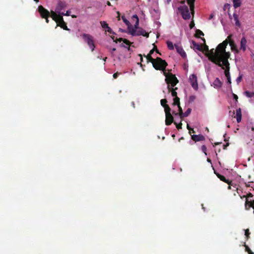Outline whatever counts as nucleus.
I'll use <instances>...</instances> for the list:
<instances>
[{
	"label": "nucleus",
	"instance_id": "obj_44",
	"mask_svg": "<svg viewBox=\"0 0 254 254\" xmlns=\"http://www.w3.org/2000/svg\"><path fill=\"white\" fill-rule=\"evenodd\" d=\"M123 42L128 46H130L131 44V43L128 40L126 39H124Z\"/></svg>",
	"mask_w": 254,
	"mask_h": 254
},
{
	"label": "nucleus",
	"instance_id": "obj_29",
	"mask_svg": "<svg viewBox=\"0 0 254 254\" xmlns=\"http://www.w3.org/2000/svg\"><path fill=\"white\" fill-rule=\"evenodd\" d=\"M173 105L174 106L180 105V98L178 96L174 98Z\"/></svg>",
	"mask_w": 254,
	"mask_h": 254
},
{
	"label": "nucleus",
	"instance_id": "obj_6",
	"mask_svg": "<svg viewBox=\"0 0 254 254\" xmlns=\"http://www.w3.org/2000/svg\"><path fill=\"white\" fill-rule=\"evenodd\" d=\"M179 11L181 13L183 18L185 19H189L190 17L188 7L187 5L180 6L178 7Z\"/></svg>",
	"mask_w": 254,
	"mask_h": 254
},
{
	"label": "nucleus",
	"instance_id": "obj_34",
	"mask_svg": "<svg viewBox=\"0 0 254 254\" xmlns=\"http://www.w3.org/2000/svg\"><path fill=\"white\" fill-rule=\"evenodd\" d=\"M245 247L246 252H248L249 254H254V253L251 250L250 248L246 244L244 245Z\"/></svg>",
	"mask_w": 254,
	"mask_h": 254
},
{
	"label": "nucleus",
	"instance_id": "obj_50",
	"mask_svg": "<svg viewBox=\"0 0 254 254\" xmlns=\"http://www.w3.org/2000/svg\"><path fill=\"white\" fill-rule=\"evenodd\" d=\"M194 23H193V22H191V23H190V29L192 28H193V27L194 26Z\"/></svg>",
	"mask_w": 254,
	"mask_h": 254
},
{
	"label": "nucleus",
	"instance_id": "obj_62",
	"mask_svg": "<svg viewBox=\"0 0 254 254\" xmlns=\"http://www.w3.org/2000/svg\"><path fill=\"white\" fill-rule=\"evenodd\" d=\"M116 50V49L114 48L112 49V52H113L115 51Z\"/></svg>",
	"mask_w": 254,
	"mask_h": 254
},
{
	"label": "nucleus",
	"instance_id": "obj_32",
	"mask_svg": "<svg viewBox=\"0 0 254 254\" xmlns=\"http://www.w3.org/2000/svg\"><path fill=\"white\" fill-rule=\"evenodd\" d=\"M164 108V111H165V115L166 114H171V109L170 108V107L169 106V105H166L165 107Z\"/></svg>",
	"mask_w": 254,
	"mask_h": 254
},
{
	"label": "nucleus",
	"instance_id": "obj_22",
	"mask_svg": "<svg viewBox=\"0 0 254 254\" xmlns=\"http://www.w3.org/2000/svg\"><path fill=\"white\" fill-rule=\"evenodd\" d=\"M122 20L124 22V23L127 25V29L128 31L132 27V25H131L130 23L129 22L128 20H127L125 16H123L122 17Z\"/></svg>",
	"mask_w": 254,
	"mask_h": 254
},
{
	"label": "nucleus",
	"instance_id": "obj_18",
	"mask_svg": "<svg viewBox=\"0 0 254 254\" xmlns=\"http://www.w3.org/2000/svg\"><path fill=\"white\" fill-rule=\"evenodd\" d=\"M237 122L239 123L241 122L242 119V113L241 109L239 108L236 110V116Z\"/></svg>",
	"mask_w": 254,
	"mask_h": 254
},
{
	"label": "nucleus",
	"instance_id": "obj_30",
	"mask_svg": "<svg viewBox=\"0 0 254 254\" xmlns=\"http://www.w3.org/2000/svg\"><path fill=\"white\" fill-rule=\"evenodd\" d=\"M203 33L200 30L197 29L196 30V33L195 34V36L197 38H199L200 36H203Z\"/></svg>",
	"mask_w": 254,
	"mask_h": 254
},
{
	"label": "nucleus",
	"instance_id": "obj_11",
	"mask_svg": "<svg viewBox=\"0 0 254 254\" xmlns=\"http://www.w3.org/2000/svg\"><path fill=\"white\" fill-rule=\"evenodd\" d=\"M175 47L176 49L177 52L181 56V57L183 58H186V53L181 46L177 44H175Z\"/></svg>",
	"mask_w": 254,
	"mask_h": 254
},
{
	"label": "nucleus",
	"instance_id": "obj_5",
	"mask_svg": "<svg viewBox=\"0 0 254 254\" xmlns=\"http://www.w3.org/2000/svg\"><path fill=\"white\" fill-rule=\"evenodd\" d=\"M82 37L84 40L87 43L88 46L90 48L92 52H93L95 48L93 37L88 34L85 33L83 34L82 35Z\"/></svg>",
	"mask_w": 254,
	"mask_h": 254
},
{
	"label": "nucleus",
	"instance_id": "obj_25",
	"mask_svg": "<svg viewBox=\"0 0 254 254\" xmlns=\"http://www.w3.org/2000/svg\"><path fill=\"white\" fill-rule=\"evenodd\" d=\"M191 111V109L190 108H188L185 113H183V114L181 117V119H182L184 117H188L190 114Z\"/></svg>",
	"mask_w": 254,
	"mask_h": 254
},
{
	"label": "nucleus",
	"instance_id": "obj_35",
	"mask_svg": "<svg viewBox=\"0 0 254 254\" xmlns=\"http://www.w3.org/2000/svg\"><path fill=\"white\" fill-rule=\"evenodd\" d=\"M100 24H101V25L102 26V27L104 28V29H106L109 27L108 26V24L106 23V22L104 21H101L100 22Z\"/></svg>",
	"mask_w": 254,
	"mask_h": 254
},
{
	"label": "nucleus",
	"instance_id": "obj_14",
	"mask_svg": "<svg viewBox=\"0 0 254 254\" xmlns=\"http://www.w3.org/2000/svg\"><path fill=\"white\" fill-rule=\"evenodd\" d=\"M57 26H60L65 30H69L66 26V23L64 21L63 17H60V21L57 23Z\"/></svg>",
	"mask_w": 254,
	"mask_h": 254
},
{
	"label": "nucleus",
	"instance_id": "obj_26",
	"mask_svg": "<svg viewBox=\"0 0 254 254\" xmlns=\"http://www.w3.org/2000/svg\"><path fill=\"white\" fill-rule=\"evenodd\" d=\"M233 6L236 8L241 6V0H233Z\"/></svg>",
	"mask_w": 254,
	"mask_h": 254
},
{
	"label": "nucleus",
	"instance_id": "obj_51",
	"mask_svg": "<svg viewBox=\"0 0 254 254\" xmlns=\"http://www.w3.org/2000/svg\"><path fill=\"white\" fill-rule=\"evenodd\" d=\"M187 128L189 130V132L190 134L191 133V130L190 129H191V128L190 127V126L188 124L187 125Z\"/></svg>",
	"mask_w": 254,
	"mask_h": 254
},
{
	"label": "nucleus",
	"instance_id": "obj_63",
	"mask_svg": "<svg viewBox=\"0 0 254 254\" xmlns=\"http://www.w3.org/2000/svg\"><path fill=\"white\" fill-rule=\"evenodd\" d=\"M107 4L109 6L111 5V3L109 1H107Z\"/></svg>",
	"mask_w": 254,
	"mask_h": 254
},
{
	"label": "nucleus",
	"instance_id": "obj_36",
	"mask_svg": "<svg viewBox=\"0 0 254 254\" xmlns=\"http://www.w3.org/2000/svg\"><path fill=\"white\" fill-rule=\"evenodd\" d=\"M160 102L161 106H163L164 108L165 107L166 105H168L167 104V101L166 99H161Z\"/></svg>",
	"mask_w": 254,
	"mask_h": 254
},
{
	"label": "nucleus",
	"instance_id": "obj_9",
	"mask_svg": "<svg viewBox=\"0 0 254 254\" xmlns=\"http://www.w3.org/2000/svg\"><path fill=\"white\" fill-rule=\"evenodd\" d=\"M189 80L192 87L195 90H197L198 89V83L196 75L194 74H191L190 76Z\"/></svg>",
	"mask_w": 254,
	"mask_h": 254
},
{
	"label": "nucleus",
	"instance_id": "obj_53",
	"mask_svg": "<svg viewBox=\"0 0 254 254\" xmlns=\"http://www.w3.org/2000/svg\"><path fill=\"white\" fill-rule=\"evenodd\" d=\"M64 5V3L62 2H60L59 3V6H60L61 7H63Z\"/></svg>",
	"mask_w": 254,
	"mask_h": 254
},
{
	"label": "nucleus",
	"instance_id": "obj_27",
	"mask_svg": "<svg viewBox=\"0 0 254 254\" xmlns=\"http://www.w3.org/2000/svg\"><path fill=\"white\" fill-rule=\"evenodd\" d=\"M144 56L146 58V59L147 60V62H150L152 64L153 63L155 62V59H153L151 57V55H150L148 54L147 56H145V55H144Z\"/></svg>",
	"mask_w": 254,
	"mask_h": 254
},
{
	"label": "nucleus",
	"instance_id": "obj_7",
	"mask_svg": "<svg viewBox=\"0 0 254 254\" xmlns=\"http://www.w3.org/2000/svg\"><path fill=\"white\" fill-rule=\"evenodd\" d=\"M221 64H222V66L224 67V68L225 69L224 74H225V76L227 78V82L229 83V84H231V77H230V72H229L230 64L228 62V64H225L224 63H222Z\"/></svg>",
	"mask_w": 254,
	"mask_h": 254
},
{
	"label": "nucleus",
	"instance_id": "obj_31",
	"mask_svg": "<svg viewBox=\"0 0 254 254\" xmlns=\"http://www.w3.org/2000/svg\"><path fill=\"white\" fill-rule=\"evenodd\" d=\"M167 47H168V48L170 50H172L174 49V46H174L173 44V43L171 41H167Z\"/></svg>",
	"mask_w": 254,
	"mask_h": 254
},
{
	"label": "nucleus",
	"instance_id": "obj_60",
	"mask_svg": "<svg viewBox=\"0 0 254 254\" xmlns=\"http://www.w3.org/2000/svg\"><path fill=\"white\" fill-rule=\"evenodd\" d=\"M46 19V22L48 23H49V19L48 18H44Z\"/></svg>",
	"mask_w": 254,
	"mask_h": 254
},
{
	"label": "nucleus",
	"instance_id": "obj_49",
	"mask_svg": "<svg viewBox=\"0 0 254 254\" xmlns=\"http://www.w3.org/2000/svg\"><path fill=\"white\" fill-rule=\"evenodd\" d=\"M234 98L236 100V101H238V97L237 95L233 94Z\"/></svg>",
	"mask_w": 254,
	"mask_h": 254
},
{
	"label": "nucleus",
	"instance_id": "obj_2",
	"mask_svg": "<svg viewBox=\"0 0 254 254\" xmlns=\"http://www.w3.org/2000/svg\"><path fill=\"white\" fill-rule=\"evenodd\" d=\"M164 75L165 76V82L167 84L168 90H170L171 88L174 87L179 82V80L175 74L172 73H167L164 72Z\"/></svg>",
	"mask_w": 254,
	"mask_h": 254
},
{
	"label": "nucleus",
	"instance_id": "obj_3",
	"mask_svg": "<svg viewBox=\"0 0 254 254\" xmlns=\"http://www.w3.org/2000/svg\"><path fill=\"white\" fill-rule=\"evenodd\" d=\"M152 65L155 69L162 70L164 72H165V71L166 70L168 64L165 60H162L160 58L157 57L155 59V62L153 63Z\"/></svg>",
	"mask_w": 254,
	"mask_h": 254
},
{
	"label": "nucleus",
	"instance_id": "obj_37",
	"mask_svg": "<svg viewBox=\"0 0 254 254\" xmlns=\"http://www.w3.org/2000/svg\"><path fill=\"white\" fill-rule=\"evenodd\" d=\"M178 107V111H179V112H178V114H179V116H180V118L181 119V117L183 113V110H182V107H181L180 105L177 106Z\"/></svg>",
	"mask_w": 254,
	"mask_h": 254
},
{
	"label": "nucleus",
	"instance_id": "obj_28",
	"mask_svg": "<svg viewBox=\"0 0 254 254\" xmlns=\"http://www.w3.org/2000/svg\"><path fill=\"white\" fill-rule=\"evenodd\" d=\"M133 17L135 18L136 19V21L135 22V23L134 24V27H133V28H134L135 29H137L138 28H139V27H138V25H139V19H138V16H137V15H134L133 16Z\"/></svg>",
	"mask_w": 254,
	"mask_h": 254
},
{
	"label": "nucleus",
	"instance_id": "obj_19",
	"mask_svg": "<svg viewBox=\"0 0 254 254\" xmlns=\"http://www.w3.org/2000/svg\"><path fill=\"white\" fill-rule=\"evenodd\" d=\"M195 0H187V3L190 5V9L192 13H194Z\"/></svg>",
	"mask_w": 254,
	"mask_h": 254
},
{
	"label": "nucleus",
	"instance_id": "obj_64",
	"mask_svg": "<svg viewBox=\"0 0 254 254\" xmlns=\"http://www.w3.org/2000/svg\"><path fill=\"white\" fill-rule=\"evenodd\" d=\"M71 16H72V18H76V16L75 15H71Z\"/></svg>",
	"mask_w": 254,
	"mask_h": 254
},
{
	"label": "nucleus",
	"instance_id": "obj_10",
	"mask_svg": "<svg viewBox=\"0 0 254 254\" xmlns=\"http://www.w3.org/2000/svg\"><path fill=\"white\" fill-rule=\"evenodd\" d=\"M228 44H229L231 50L234 52L235 54H238L240 51V49H238L237 45L235 44L234 41L232 39V37L230 40H228Z\"/></svg>",
	"mask_w": 254,
	"mask_h": 254
},
{
	"label": "nucleus",
	"instance_id": "obj_46",
	"mask_svg": "<svg viewBox=\"0 0 254 254\" xmlns=\"http://www.w3.org/2000/svg\"><path fill=\"white\" fill-rule=\"evenodd\" d=\"M242 79V75H240L239 77H237V78L236 79V81L238 84L239 83V82H240L241 81Z\"/></svg>",
	"mask_w": 254,
	"mask_h": 254
},
{
	"label": "nucleus",
	"instance_id": "obj_54",
	"mask_svg": "<svg viewBox=\"0 0 254 254\" xmlns=\"http://www.w3.org/2000/svg\"><path fill=\"white\" fill-rule=\"evenodd\" d=\"M229 145V143H227L226 144L223 145V149H226L227 147Z\"/></svg>",
	"mask_w": 254,
	"mask_h": 254
},
{
	"label": "nucleus",
	"instance_id": "obj_8",
	"mask_svg": "<svg viewBox=\"0 0 254 254\" xmlns=\"http://www.w3.org/2000/svg\"><path fill=\"white\" fill-rule=\"evenodd\" d=\"M38 11L42 18H48L50 15V12L41 5L38 6Z\"/></svg>",
	"mask_w": 254,
	"mask_h": 254
},
{
	"label": "nucleus",
	"instance_id": "obj_56",
	"mask_svg": "<svg viewBox=\"0 0 254 254\" xmlns=\"http://www.w3.org/2000/svg\"><path fill=\"white\" fill-rule=\"evenodd\" d=\"M155 48H156V52L158 53L159 55H161V54L159 52L158 50L157 49L156 46H155Z\"/></svg>",
	"mask_w": 254,
	"mask_h": 254
},
{
	"label": "nucleus",
	"instance_id": "obj_4",
	"mask_svg": "<svg viewBox=\"0 0 254 254\" xmlns=\"http://www.w3.org/2000/svg\"><path fill=\"white\" fill-rule=\"evenodd\" d=\"M128 33L133 36L142 35L147 38L149 37V33L146 32L143 28L141 27L137 29H135L132 27L129 30Z\"/></svg>",
	"mask_w": 254,
	"mask_h": 254
},
{
	"label": "nucleus",
	"instance_id": "obj_61",
	"mask_svg": "<svg viewBox=\"0 0 254 254\" xmlns=\"http://www.w3.org/2000/svg\"><path fill=\"white\" fill-rule=\"evenodd\" d=\"M191 133L192 132V133H195V131L193 130V128H191Z\"/></svg>",
	"mask_w": 254,
	"mask_h": 254
},
{
	"label": "nucleus",
	"instance_id": "obj_23",
	"mask_svg": "<svg viewBox=\"0 0 254 254\" xmlns=\"http://www.w3.org/2000/svg\"><path fill=\"white\" fill-rule=\"evenodd\" d=\"M233 16L234 17V20L235 21V24L236 26L239 27L241 25L240 22L239 20V16L236 13H234L233 15Z\"/></svg>",
	"mask_w": 254,
	"mask_h": 254
},
{
	"label": "nucleus",
	"instance_id": "obj_16",
	"mask_svg": "<svg viewBox=\"0 0 254 254\" xmlns=\"http://www.w3.org/2000/svg\"><path fill=\"white\" fill-rule=\"evenodd\" d=\"M51 17L57 23L60 21V17H63L62 15H58L55 12L53 11H51Z\"/></svg>",
	"mask_w": 254,
	"mask_h": 254
},
{
	"label": "nucleus",
	"instance_id": "obj_12",
	"mask_svg": "<svg viewBox=\"0 0 254 254\" xmlns=\"http://www.w3.org/2000/svg\"><path fill=\"white\" fill-rule=\"evenodd\" d=\"M247 41L245 37H243L240 41V50L245 52L247 49Z\"/></svg>",
	"mask_w": 254,
	"mask_h": 254
},
{
	"label": "nucleus",
	"instance_id": "obj_33",
	"mask_svg": "<svg viewBox=\"0 0 254 254\" xmlns=\"http://www.w3.org/2000/svg\"><path fill=\"white\" fill-rule=\"evenodd\" d=\"M245 94L249 98L254 97V92H250L248 91H246L245 92Z\"/></svg>",
	"mask_w": 254,
	"mask_h": 254
},
{
	"label": "nucleus",
	"instance_id": "obj_43",
	"mask_svg": "<svg viewBox=\"0 0 254 254\" xmlns=\"http://www.w3.org/2000/svg\"><path fill=\"white\" fill-rule=\"evenodd\" d=\"M201 150L205 153V154L206 155V152L207 148H206V147L205 145H203L201 146Z\"/></svg>",
	"mask_w": 254,
	"mask_h": 254
},
{
	"label": "nucleus",
	"instance_id": "obj_55",
	"mask_svg": "<svg viewBox=\"0 0 254 254\" xmlns=\"http://www.w3.org/2000/svg\"><path fill=\"white\" fill-rule=\"evenodd\" d=\"M69 13H70V11H67L65 14L63 13V14L64 15H66V16H69Z\"/></svg>",
	"mask_w": 254,
	"mask_h": 254
},
{
	"label": "nucleus",
	"instance_id": "obj_20",
	"mask_svg": "<svg viewBox=\"0 0 254 254\" xmlns=\"http://www.w3.org/2000/svg\"><path fill=\"white\" fill-rule=\"evenodd\" d=\"M216 176L218 177V178L219 179H220V180L228 184H230V181L229 180H227L226 179V178L223 176V175H221L220 174H219V173H215Z\"/></svg>",
	"mask_w": 254,
	"mask_h": 254
},
{
	"label": "nucleus",
	"instance_id": "obj_48",
	"mask_svg": "<svg viewBox=\"0 0 254 254\" xmlns=\"http://www.w3.org/2000/svg\"><path fill=\"white\" fill-rule=\"evenodd\" d=\"M154 52V48H153L152 50H151L148 54V55H151L153 54V53Z\"/></svg>",
	"mask_w": 254,
	"mask_h": 254
},
{
	"label": "nucleus",
	"instance_id": "obj_57",
	"mask_svg": "<svg viewBox=\"0 0 254 254\" xmlns=\"http://www.w3.org/2000/svg\"><path fill=\"white\" fill-rule=\"evenodd\" d=\"M138 56L139 57H140V61L141 62H143V58H142V56L141 54H139Z\"/></svg>",
	"mask_w": 254,
	"mask_h": 254
},
{
	"label": "nucleus",
	"instance_id": "obj_21",
	"mask_svg": "<svg viewBox=\"0 0 254 254\" xmlns=\"http://www.w3.org/2000/svg\"><path fill=\"white\" fill-rule=\"evenodd\" d=\"M214 87L219 88L222 86V82L218 78H216L213 82Z\"/></svg>",
	"mask_w": 254,
	"mask_h": 254
},
{
	"label": "nucleus",
	"instance_id": "obj_58",
	"mask_svg": "<svg viewBox=\"0 0 254 254\" xmlns=\"http://www.w3.org/2000/svg\"><path fill=\"white\" fill-rule=\"evenodd\" d=\"M213 16H214V15H213V14H210V15H209V19H211L213 18Z\"/></svg>",
	"mask_w": 254,
	"mask_h": 254
},
{
	"label": "nucleus",
	"instance_id": "obj_42",
	"mask_svg": "<svg viewBox=\"0 0 254 254\" xmlns=\"http://www.w3.org/2000/svg\"><path fill=\"white\" fill-rule=\"evenodd\" d=\"M250 234V233L249 232V230L248 229H246L245 230V235L247 237V239H248L249 238Z\"/></svg>",
	"mask_w": 254,
	"mask_h": 254
},
{
	"label": "nucleus",
	"instance_id": "obj_38",
	"mask_svg": "<svg viewBox=\"0 0 254 254\" xmlns=\"http://www.w3.org/2000/svg\"><path fill=\"white\" fill-rule=\"evenodd\" d=\"M182 119H181V120H180V123L179 124H177V123H176V122H174V124H175V125H176V127H177L178 129H181V128H182Z\"/></svg>",
	"mask_w": 254,
	"mask_h": 254
},
{
	"label": "nucleus",
	"instance_id": "obj_40",
	"mask_svg": "<svg viewBox=\"0 0 254 254\" xmlns=\"http://www.w3.org/2000/svg\"><path fill=\"white\" fill-rule=\"evenodd\" d=\"M106 31L109 32L110 34H115V33L109 26L106 28Z\"/></svg>",
	"mask_w": 254,
	"mask_h": 254
},
{
	"label": "nucleus",
	"instance_id": "obj_59",
	"mask_svg": "<svg viewBox=\"0 0 254 254\" xmlns=\"http://www.w3.org/2000/svg\"><path fill=\"white\" fill-rule=\"evenodd\" d=\"M252 196H253V194L251 193H249L248 194V197H252Z\"/></svg>",
	"mask_w": 254,
	"mask_h": 254
},
{
	"label": "nucleus",
	"instance_id": "obj_47",
	"mask_svg": "<svg viewBox=\"0 0 254 254\" xmlns=\"http://www.w3.org/2000/svg\"><path fill=\"white\" fill-rule=\"evenodd\" d=\"M203 51H206V52H208L209 49H208V46H207L206 45H204V46H203Z\"/></svg>",
	"mask_w": 254,
	"mask_h": 254
},
{
	"label": "nucleus",
	"instance_id": "obj_24",
	"mask_svg": "<svg viewBox=\"0 0 254 254\" xmlns=\"http://www.w3.org/2000/svg\"><path fill=\"white\" fill-rule=\"evenodd\" d=\"M178 89L177 87L174 88L173 87L171 88L170 90H168L169 92H171L172 96L174 97H177V93L176 90Z\"/></svg>",
	"mask_w": 254,
	"mask_h": 254
},
{
	"label": "nucleus",
	"instance_id": "obj_1",
	"mask_svg": "<svg viewBox=\"0 0 254 254\" xmlns=\"http://www.w3.org/2000/svg\"><path fill=\"white\" fill-rule=\"evenodd\" d=\"M232 37V35H229L225 40L217 46L215 50L214 49H211L207 55L209 60L222 68H224L222 63L228 64L230 53L226 51V48L228 44V40Z\"/></svg>",
	"mask_w": 254,
	"mask_h": 254
},
{
	"label": "nucleus",
	"instance_id": "obj_52",
	"mask_svg": "<svg viewBox=\"0 0 254 254\" xmlns=\"http://www.w3.org/2000/svg\"><path fill=\"white\" fill-rule=\"evenodd\" d=\"M172 114L175 116H179L178 113L176 112V111H173Z\"/></svg>",
	"mask_w": 254,
	"mask_h": 254
},
{
	"label": "nucleus",
	"instance_id": "obj_13",
	"mask_svg": "<svg viewBox=\"0 0 254 254\" xmlns=\"http://www.w3.org/2000/svg\"><path fill=\"white\" fill-rule=\"evenodd\" d=\"M165 116H166V120H165L166 125L170 126L173 123L175 122L174 121V117L172 116V114H166Z\"/></svg>",
	"mask_w": 254,
	"mask_h": 254
},
{
	"label": "nucleus",
	"instance_id": "obj_41",
	"mask_svg": "<svg viewBox=\"0 0 254 254\" xmlns=\"http://www.w3.org/2000/svg\"><path fill=\"white\" fill-rule=\"evenodd\" d=\"M196 97L194 95H191V96H190V97H189V102H192L194 101V100L195 99Z\"/></svg>",
	"mask_w": 254,
	"mask_h": 254
},
{
	"label": "nucleus",
	"instance_id": "obj_45",
	"mask_svg": "<svg viewBox=\"0 0 254 254\" xmlns=\"http://www.w3.org/2000/svg\"><path fill=\"white\" fill-rule=\"evenodd\" d=\"M120 74H121V72H117L114 73L113 76L114 78L116 79L118 77L119 75H120Z\"/></svg>",
	"mask_w": 254,
	"mask_h": 254
},
{
	"label": "nucleus",
	"instance_id": "obj_17",
	"mask_svg": "<svg viewBox=\"0 0 254 254\" xmlns=\"http://www.w3.org/2000/svg\"><path fill=\"white\" fill-rule=\"evenodd\" d=\"M191 43L193 45V48H194L199 51H203V45H200V44L196 43L194 41H192Z\"/></svg>",
	"mask_w": 254,
	"mask_h": 254
},
{
	"label": "nucleus",
	"instance_id": "obj_39",
	"mask_svg": "<svg viewBox=\"0 0 254 254\" xmlns=\"http://www.w3.org/2000/svg\"><path fill=\"white\" fill-rule=\"evenodd\" d=\"M111 37L114 40V41L116 43H117V42H121V41H124V39L122 38H120L119 39L115 40H114V38H115L114 36H111Z\"/></svg>",
	"mask_w": 254,
	"mask_h": 254
},
{
	"label": "nucleus",
	"instance_id": "obj_15",
	"mask_svg": "<svg viewBox=\"0 0 254 254\" xmlns=\"http://www.w3.org/2000/svg\"><path fill=\"white\" fill-rule=\"evenodd\" d=\"M191 139L194 141H199L204 140L205 139V137L202 134L198 135H192Z\"/></svg>",
	"mask_w": 254,
	"mask_h": 254
}]
</instances>
